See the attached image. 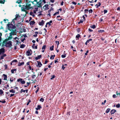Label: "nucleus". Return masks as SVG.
<instances>
[{
	"label": "nucleus",
	"mask_w": 120,
	"mask_h": 120,
	"mask_svg": "<svg viewBox=\"0 0 120 120\" xmlns=\"http://www.w3.org/2000/svg\"><path fill=\"white\" fill-rule=\"evenodd\" d=\"M26 4V6L23 5L21 8L22 11H26V10L30 9H32L33 8L32 6L33 5V3L28 0H25Z\"/></svg>",
	"instance_id": "obj_1"
},
{
	"label": "nucleus",
	"mask_w": 120,
	"mask_h": 120,
	"mask_svg": "<svg viewBox=\"0 0 120 120\" xmlns=\"http://www.w3.org/2000/svg\"><path fill=\"white\" fill-rule=\"evenodd\" d=\"M8 29L10 30H12V31H14V29L16 27L14 25H13L12 24H8Z\"/></svg>",
	"instance_id": "obj_2"
},
{
	"label": "nucleus",
	"mask_w": 120,
	"mask_h": 120,
	"mask_svg": "<svg viewBox=\"0 0 120 120\" xmlns=\"http://www.w3.org/2000/svg\"><path fill=\"white\" fill-rule=\"evenodd\" d=\"M12 43L11 41H9L6 43L5 46L7 47H10L12 46Z\"/></svg>",
	"instance_id": "obj_3"
},
{
	"label": "nucleus",
	"mask_w": 120,
	"mask_h": 120,
	"mask_svg": "<svg viewBox=\"0 0 120 120\" xmlns=\"http://www.w3.org/2000/svg\"><path fill=\"white\" fill-rule=\"evenodd\" d=\"M20 17L19 14H16L15 15V18L14 19L12 20V22L14 23H15L14 21L18 20L19 19Z\"/></svg>",
	"instance_id": "obj_4"
},
{
	"label": "nucleus",
	"mask_w": 120,
	"mask_h": 120,
	"mask_svg": "<svg viewBox=\"0 0 120 120\" xmlns=\"http://www.w3.org/2000/svg\"><path fill=\"white\" fill-rule=\"evenodd\" d=\"M32 53V51L31 50H28L26 52V54L28 56H29L31 55Z\"/></svg>",
	"instance_id": "obj_5"
},
{
	"label": "nucleus",
	"mask_w": 120,
	"mask_h": 120,
	"mask_svg": "<svg viewBox=\"0 0 120 120\" xmlns=\"http://www.w3.org/2000/svg\"><path fill=\"white\" fill-rule=\"evenodd\" d=\"M22 79L20 78H19L17 79V81L18 82H19L20 81V82L22 84H24L25 83V82L24 80H22Z\"/></svg>",
	"instance_id": "obj_6"
},
{
	"label": "nucleus",
	"mask_w": 120,
	"mask_h": 120,
	"mask_svg": "<svg viewBox=\"0 0 120 120\" xmlns=\"http://www.w3.org/2000/svg\"><path fill=\"white\" fill-rule=\"evenodd\" d=\"M43 2H41V0H40V2L37 3L38 5V7H41L43 4H44V3H43Z\"/></svg>",
	"instance_id": "obj_7"
},
{
	"label": "nucleus",
	"mask_w": 120,
	"mask_h": 120,
	"mask_svg": "<svg viewBox=\"0 0 120 120\" xmlns=\"http://www.w3.org/2000/svg\"><path fill=\"white\" fill-rule=\"evenodd\" d=\"M5 52V49L4 48L0 49V55L3 54Z\"/></svg>",
	"instance_id": "obj_8"
},
{
	"label": "nucleus",
	"mask_w": 120,
	"mask_h": 120,
	"mask_svg": "<svg viewBox=\"0 0 120 120\" xmlns=\"http://www.w3.org/2000/svg\"><path fill=\"white\" fill-rule=\"evenodd\" d=\"M3 79L4 80H7V75L5 74H3Z\"/></svg>",
	"instance_id": "obj_9"
},
{
	"label": "nucleus",
	"mask_w": 120,
	"mask_h": 120,
	"mask_svg": "<svg viewBox=\"0 0 120 120\" xmlns=\"http://www.w3.org/2000/svg\"><path fill=\"white\" fill-rule=\"evenodd\" d=\"M45 22L43 20H42L41 22H39V24L40 26H43Z\"/></svg>",
	"instance_id": "obj_10"
},
{
	"label": "nucleus",
	"mask_w": 120,
	"mask_h": 120,
	"mask_svg": "<svg viewBox=\"0 0 120 120\" xmlns=\"http://www.w3.org/2000/svg\"><path fill=\"white\" fill-rule=\"evenodd\" d=\"M37 62L38 63V65H37V66H38L39 67H41L42 65V64L41 62L40 61H37Z\"/></svg>",
	"instance_id": "obj_11"
},
{
	"label": "nucleus",
	"mask_w": 120,
	"mask_h": 120,
	"mask_svg": "<svg viewBox=\"0 0 120 120\" xmlns=\"http://www.w3.org/2000/svg\"><path fill=\"white\" fill-rule=\"evenodd\" d=\"M41 57V55H38L37 57L35 58L36 60H38L40 59Z\"/></svg>",
	"instance_id": "obj_12"
},
{
	"label": "nucleus",
	"mask_w": 120,
	"mask_h": 120,
	"mask_svg": "<svg viewBox=\"0 0 120 120\" xmlns=\"http://www.w3.org/2000/svg\"><path fill=\"white\" fill-rule=\"evenodd\" d=\"M116 110L114 109L112 110L110 112L111 114L112 115L115 112H116Z\"/></svg>",
	"instance_id": "obj_13"
},
{
	"label": "nucleus",
	"mask_w": 120,
	"mask_h": 120,
	"mask_svg": "<svg viewBox=\"0 0 120 120\" xmlns=\"http://www.w3.org/2000/svg\"><path fill=\"white\" fill-rule=\"evenodd\" d=\"M42 108L41 107V106L40 105H38L37 106V107L36 108H35L37 110H39L40 109H41Z\"/></svg>",
	"instance_id": "obj_14"
},
{
	"label": "nucleus",
	"mask_w": 120,
	"mask_h": 120,
	"mask_svg": "<svg viewBox=\"0 0 120 120\" xmlns=\"http://www.w3.org/2000/svg\"><path fill=\"white\" fill-rule=\"evenodd\" d=\"M16 69H13L11 70V72L12 73H14L16 72Z\"/></svg>",
	"instance_id": "obj_15"
},
{
	"label": "nucleus",
	"mask_w": 120,
	"mask_h": 120,
	"mask_svg": "<svg viewBox=\"0 0 120 120\" xmlns=\"http://www.w3.org/2000/svg\"><path fill=\"white\" fill-rule=\"evenodd\" d=\"M80 35L79 34H78L76 36V39L77 40H78L79 39V38L80 37Z\"/></svg>",
	"instance_id": "obj_16"
},
{
	"label": "nucleus",
	"mask_w": 120,
	"mask_h": 120,
	"mask_svg": "<svg viewBox=\"0 0 120 120\" xmlns=\"http://www.w3.org/2000/svg\"><path fill=\"white\" fill-rule=\"evenodd\" d=\"M16 31V30H15L13 31V32H11L10 33V35L11 36V35H14L15 34V31Z\"/></svg>",
	"instance_id": "obj_17"
},
{
	"label": "nucleus",
	"mask_w": 120,
	"mask_h": 120,
	"mask_svg": "<svg viewBox=\"0 0 120 120\" xmlns=\"http://www.w3.org/2000/svg\"><path fill=\"white\" fill-rule=\"evenodd\" d=\"M57 19L58 20H61L62 19V18L60 17V15L57 16Z\"/></svg>",
	"instance_id": "obj_18"
},
{
	"label": "nucleus",
	"mask_w": 120,
	"mask_h": 120,
	"mask_svg": "<svg viewBox=\"0 0 120 120\" xmlns=\"http://www.w3.org/2000/svg\"><path fill=\"white\" fill-rule=\"evenodd\" d=\"M14 39L16 40V42L17 43H18L19 42V39L17 37H15Z\"/></svg>",
	"instance_id": "obj_19"
},
{
	"label": "nucleus",
	"mask_w": 120,
	"mask_h": 120,
	"mask_svg": "<svg viewBox=\"0 0 120 120\" xmlns=\"http://www.w3.org/2000/svg\"><path fill=\"white\" fill-rule=\"evenodd\" d=\"M6 56V55L5 54H4L3 55L1 56L0 59H4V57Z\"/></svg>",
	"instance_id": "obj_20"
},
{
	"label": "nucleus",
	"mask_w": 120,
	"mask_h": 120,
	"mask_svg": "<svg viewBox=\"0 0 120 120\" xmlns=\"http://www.w3.org/2000/svg\"><path fill=\"white\" fill-rule=\"evenodd\" d=\"M35 23V22L34 21H31L30 22V24L31 25H33Z\"/></svg>",
	"instance_id": "obj_21"
},
{
	"label": "nucleus",
	"mask_w": 120,
	"mask_h": 120,
	"mask_svg": "<svg viewBox=\"0 0 120 120\" xmlns=\"http://www.w3.org/2000/svg\"><path fill=\"white\" fill-rule=\"evenodd\" d=\"M52 20H50L49 22H48L46 23V24H48L50 26L51 25L50 23H52Z\"/></svg>",
	"instance_id": "obj_22"
},
{
	"label": "nucleus",
	"mask_w": 120,
	"mask_h": 120,
	"mask_svg": "<svg viewBox=\"0 0 120 120\" xmlns=\"http://www.w3.org/2000/svg\"><path fill=\"white\" fill-rule=\"evenodd\" d=\"M24 62H22V63H19L18 64V66H20L22 65H23L24 64Z\"/></svg>",
	"instance_id": "obj_23"
},
{
	"label": "nucleus",
	"mask_w": 120,
	"mask_h": 120,
	"mask_svg": "<svg viewBox=\"0 0 120 120\" xmlns=\"http://www.w3.org/2000/svg\"><path fill=\"white\" fill-rule=\"evenodd\" d=\"M110 110V108L107 109L105 111V112L106 113H108L109 112Z\"/></svg>",
	"instance_id": "obj_24"
},
{
	"label": "nucleus",
	"mask_w": 120,
	"mask_h": 120,
	"mask_svg": "<svg viewBox=\"0 0 120 120\" xmlns=\"http://www.w3.org/2000/svg\"><path fill=\"white\" fill-rule=\"evenodd\" d=\"M5 2V0H0V3L4 4Z\"/></svg>",
	"instance_id": "obj_25"
},
{
	"label": "nucleus",
	"mask_w": 120,
	"mask_h": 120,
	"mask_svg": "<svg viewBox=\"0 0 120 120\" xmlns=\"http://www.w3.org/2000/svg\"><path fill=\"white\" fill-rule=\"evenodd\" d=\"M35 10H34L33 12L35 14L36 13V11H37L38 10V8H35Z\"/></svg>",
	"instance_id": "obj_26"
},
{
	"label": "nucleus",
	"mask_w": 120,
	"mask_h": 120,
	"mask_svg": "<svg viewBox=\"0 0 120 120\" xmlns=\"http://www.w3.org/2000/svg\"><path fill=\"white\" fill-rule=\"evenodd\" d=\"M25 46V45L24 44H22L20 45V48H23Z\"/></svg>",
	"instance_id": "obj_27"
},
{
	"label": "nucleus",
	"mask_w": 120,
	"mask_h": 120,
	"mask_svg": "<svg viewBox=\"0 0 120 120\" xmlns=\"http://www.w3.org/2000/svg\"><path fill=\"white\" fill-rule=\"evenodd\" d=\"M48 5L46 4V5H45V6H44L43 8H44L45 7V10L46 9L47 10V8H48Z\"/></svg>",
	"instance_id": "obj_28"
},
{
	"label": "nucleus",
	"mask_w": 120,
	"mask_h": 120,
	"mask_svg": "<svg viewBox=\"0 0 120 120\" xmlns=\"http://www.w3.org/2000/svg\"><path fill=\"white\" fill-rule=\"evenodd\" d=\"M9 92H11L13 93H15V90H14L13 89H11V90L9 91Z\"/></svg>",
	"instance_id": "obj_29"
},
{
	"label": "nucleus",
	"mask_w": 120,
	"mask_h": 120,
	"mask_svg": "<svg viewBox=\"0 0 120 120\" xmlns=\"http://www.w3.org/2000/svg\"><path fill=\"white\" fill-rule=\"evenodd\" d=\"M55 77V76L54 75H52L51 76V78L50 79L51 80H52L53 79H54Z\"/></svg>",
	"instance_id": "obj_30"
},
{
	"label": "nucleus",
	"mask_w": 120,
	"mask_h": 120,
	"mask_svg": "<svg viewBox=\"0 0 120 120\" xmlns=\"http://www.w3.org/2000/svg\"><path fill=\"white\" fill-rule=\"evenodd\" d=\"M54 46L53 45L50 48V49L51 50H53Z\"/></svg>",
	"instance_id": "obj_31"
},
{
	"label": "nucleus",
	"mask_w": 120,
	"mask_h": 120,
	"mask_svg": "<svg viewBox=\"0 0 120 120\" xmlns=\"http://www.w3.org/2000/svg\"><path fill=\"white\" fill-rule=\"evenodd\" d=\"M90 27L91 28L94 29L96 28V26L95 25H94L92 26H90Z\"/></svg>",
	"instance_id": "obj_32"
},
{
	"label": "nucleus",
	"mask_w": 120,
	"mask_h": 120,
	"mask_svg": "<svg viewBox=\"0 0 120 120\" xmlns=\"http://www.w3.org/2000/svg\"><path fill=\"white\" fill-rule=\"evenodd\" d=\"M40 101H41L42 102H43L44 101V99H43V98H41L40 99Z\"/></svg>",
	"instance_id": "obj_33"
},
{
	"label": "nucleus",
	"mask_w": 120,
	"mask_h": 120,
	"mask_svg": "<svg viewBox=\"0 0 120 120\" xmlns=\"http://www.w3.org/2000/svg\"><path fill=\"white\" fill-rule=\"evenodd\" d=\"M116 106L117 108H119L120 107V104L119 103L118 104L116 105Z\"/></svg>",
	"instance_id": "obj_34"
},
{
	"label": "nucleus",
	"mask_w": 120,
	"mask_h": 120,
	"mask_svg": "<svg viewBox=\"0 0 120 120\" xmlns=\"http://www.w3.org/2000/svg\"><path fill=\"white\" fill-rule=\"evenodd\" d=\"M66 54H64V55H61V57L62 58H65L66 56Z\"/></svg>",
	"instance_id": "obj_35"
},
{
	"label": "nucleus",
	"mask_w": 120,
	"mask_h": 120,
	"mask_svg": "<svg viewBox=\"0 0 120 120\" xmlns=\"http://www.w3.org/2000/svg\"><path fill=\"white\" fill-rule=\"evenodd\" d=\"M88 9H85L84 10V13H87L88 12Z\"/></svg>",
	"instance_id": "obj_36"
},
{
	"label": "nucleus",
	"mask_w": 120,
	"mask_h": 120,
	"mask_svg": "<svg viewBox=\"0 0 120 120\" xmlns=\"http://www.w3.org/2000/svg\"><path fill=\"white\" fill-rule=\"evenodd\" d=\"M59 11H57V12H56L53 14V16L56 15V14H59Z\"/></svg>",
	"instance_id": "obj_37"
},
{
	"label": "nucleus",
	"mask_w": 120,
	"mask_h": 120,
	"mask_svg": "<svg viewBox=\"0 0 120 120\" xmlns=\"http://www.w3.org/2000/svg\"><path fill=\"white\" fill-rule=\"evenodd\" d=\"M46 45H43L42 47V50H43V49L45 50V49L46 48Z\"/></svg>",
	"instance_id": "obj_38"
},
{
	"label": "nucleus",
	"mask_w": 120,
	"mask_h": 120,
	"mask_svg": "<svg viewBox=\"0 0 120 120\" xmlns=\"http://www.w3.org/2000/svg\"><path fill=\"white\" fill-rule=\"evenodd\" d=\"M3 90H0V94L1 95L3 93Z\"/></svg>",
	"instance_id": "obj_39"
},
{
	"label": "nucleus",
	"mask_w": 120,
	"mask_h": 120,
	"mask_svg": "<svg viewBox=\"0 0 120 120\" xmlns=\"http://www.w3.org/2000/svg\"><path fill=\"white\" fill-rule=\"evenodd\" d=\"M13 80H14V79H13V77H11V78H10V81L11 82H13Z\"/></svg>",
	"instance_id": "obj_40"
},
{
	"label": "nucleus",
	"mask_w": 120,
	"mask_h": 120,
	"mask_svg": "<svg viewBox=\"0 0 120 120\" xmlns=\"http://www.w3.org/2000/svg\"><path fill=\"white\" fill-rule=\"evenodd\" d=\"M92 40V39H90L89 40H87L86 41L88 43H89L90 41H91Z\"/></svg>",
	"instance_id": "obj_41"
},
{
	"label": "nucleus",
	"mask_w": 120,
	"mask_h": 120,
	"mask_svg": "<svg viewBox=\"0 0 120 120\" xmlns=\"http://www.w3.org/2000/svg\"><path fill=\"white\" fill-rule=\"evenodd\" d=\"M36 77V75H32V79H34Z\"/></svg>",
	"instance_id": "obj_42"
},
{
	"label": "nucleus",
	"mask_w": 120,
	"mask_h": 120,
	"mask_svg": "<svg viewBox=\"0 0 120 120\" xmlns=\"http://www.w3.org/2000/svg\"><path fill=\"white\" fill-rule=\"evenodd\" d=\"M100 33H102L104 32V30H99L98 31Z\"/></svg>",
	"instance_id": "obj_43"
},
{
	"label": "nucleus",
	"mask_w": 120,
	"mask_h": 120,
	"mask_svg": "<svg viewBox=\"0 0 120 120\" xmlns=\"http://www.w3.org/2000/svg\"><path fill=\"white\" fill-rule=\"evenodd\" d=\"M83 19H81L80 20V22H78V24H80V23H82L83 22Z\"/></svg>",
	"instance_id": "obj_44"
},
{
	"label": "nucleus",
	"mask_w": 120,
	"mask_h": 120,
	"mask_svg": "<svg viewBox=\"0 0 120 120\" xmlns=\"http://www.w3.org/2000/svg\"><path fill=\"white\" fill-rule=\"evenodd\" d=\"M21 0H17L16 2L18 4H19L20 2H21Z\"/></svg>",
	"instance_id": "obj_45"
},
{
	"label": "nucleus",
	"mask_w": 120,
	"mask_h": 120,
	"mask_svg": "<svg viewBox=\"0 0 120 120\" xmlns=\"http://www.w3.org/2000/svg\"><path fill=\"white\" fill-rule=\"evenodd\" d=\"M89 12L90 13H91L93 12V10L92 9H90L89 11Z\"/></svg>",
	"instance_id": "obj_46"
},
{
	"label": "nucleus",
	"mask_w": 120,
	"mask_h": 120,
	"mask_svg": "<svg viewBox=\"0 0 120 120\" xmlns=\"http://www.w3.org/2000/svg\"><path fill=\"white\" fill-rule=\"evenodd\" d=\"M0 102H1V103H5L6 102V101L4 100H3V101H1L0 100Z\"/></svg>",
	"instance_id": "obj_47"
},
{
	"label": "nucleus",
	"mask_w": 120,
	"mask_h": 120,
	"mask_svg": "<svg viewBox=\"0 0 120 120\" xmlns=\"http://www.w3.org/2000/svg\"><path fill=\"white\" fill-rule=\"evenodd\" d=\"M22 92H25V90H23V89H21V91H20V93H22Z\"/></svg>",
	"instance_id": "obj_48"
},
{
	"label": "nucleus",
	"mask_w": 120,
	"mask_h": 120,
	"mask_svg": "<svg viewBox=\"0 0 120 120\" xmlns=\"http://www.w3.org/2000/svg\"><path fill=\"white\" fill-rule=\"evenodd\" d=\"M51 10H49V14H48V15H49V16H51L50 14V12L51 11Z\"/></svg>",
	"instance_id": "obj_49"
},
{
	"label": "nucleus",
	"mask_w": 120,
	"mask_h": 120,
	"mask_svg": "<svg viewBox=\"0 0 120 120\" xmlns=\"http://www.w3.org/2000/svg\"><path fill=\"white\" fill-rule=\"evenodd\" d=\"M31 102V101L30 100H28V101L27 102V105H29V103Z\"/></svg>",
	"instance_id": "obj_50"
},
{
	"label": "nucleus",
	"mask_w": 120,
	"mask_h": 120,
	"mask_svg": "<svg viewBox=\"0 0 120 120\" xmlns=\"http://www.w3.org/2000/svg\"><path fill=\"white\" fill-rule=\"evenodd\" d=\"M104 11V14H105L108 11L107 10H105Z\"/></svg>",
	"instance_id": "obj_51"
},
{
	"label": "nucleus",
	"mask_w": 120,
	"mask_h": 120,
	"mask_svg": "<svg viewBox=\"0 0 120 120\" xmlns=\"http://www.w3.org/2000/svg\"><path fill=\"white\" fill-rule=\"evenodd\" d=\"M41 2H43L44 4L46 3L45 0H41Z\"/></svg>",
	"instance_id": "obj_52"
},
{
	"label": "nucleus",
	"mask_w": 120,
	"mask_h": 120,
	"mask_svg": "<svg viewBox=\"0 0 120 120\" xmlns=\"http://www.w3.org/2000/svg\"><path fill=\"white\" fill-rule=\"evenodd\" d=\"M18 62V61L17 60H13L12 62Z\"/></svg>",
	"instance_id": "obj_53"
},
{
	"label": "nucleus",
	"mask_w": 120,
	"mask_h": 120,
	"mask_svg": "<svg viewBox=\"0 0 120 120\" xmlns=\"http://www.w3.org/2000/svg\"><path fill=\"white\" fill-rule=\"evenodd\" d=\"M65 68V67H64V65L63 64L62 66V69L64 70V69Z\"/></svg>",
	"instance_id": "obj_54"
},
{
	"label": "nucleus",
	"mask_w": 120,
	"mask_h": 120,
	"mask_svg": "<svg viewBox=\"0 0 120 120\" xmlns=\"http://www.w3.org/2000/svg\"><path fill=\"white\" fill-rule=\"evenodd\" d=\"M89 52V51L88 50H87L86 51V53H85V55H87V53H88Z\"/></svg>",
	"instance_id": "obj_55"
},
{
	"label": "nucleus",
	"mask_w": 120,
	"mask_h": 120,
	"mask_svg": "<svg viewBox=\"0 0 120 120\" xmlns=\"http://www.w3.org/2000/svg\"><path fill=\"white\" fill-rule=\"evenodd\" d=\"M106 100H105L104 101V102H102V105H105V103L106 102Z\"/></svg>",
	"instance_id": "obj_56"
},
{
	"label": "nucleus",
	"mask_w": 120,
	"mask_h": 120,
	"mask_svg": "<svg viewBox=\"0 0 120 120\" xmlns=\"http://www.w3.org/2000/svg\"><path fill=\"white\" fill-rule=\"evenodd\" d=\"M25 40V38H23L21 40V41L22 42H23Z\"/></svg>",
	"instance_id": "obj_57"
},
{
	"label": "nucleus",
	"mask_w": 120,
	"mask_h": 120,
	"mask_svg": "<svg viewBox=\"0 0 120 120\" xmlns=\"http://www.w3.org/2000/svg\"><path fill=\"white\" fill-rule=\"evenodd\" d=\"M88 30L90 32H92V31H93V30L90 28L88 29Z\"/></svg>",
	"instance_id": "obj_58"
},
{
	"label": "nucleus",
	"mask_w": 120,
	"mask_h": 120,
	"mask_svg": "<svg viewBox=\"0 0 120 120\" xmlns=\"http://www.w3.org/2000/svg\"><path fill=\"white\" fill-rule=\"evenodd\" d=\"M72 4H74L75 5H76L77 3L75 2H72Z\"/></svg>",
	"instance_id": "obj_59"
},
{
	"label": "nucleus",
	"mask_w": 120,
	"mask_h": 120,
	"mask_svg": "<svg viewBox=\"0 0 120 120\" xmlns=\"http://www.w3.org/2000/svg\"><path fill=\"white\" fill-rule=\"evenodd\" d=\"M33 13H33V12H32L31 11L30 12V15H33Z\"/></svg>",
	"instance_id": "obj_60"
},
{
	"label": "nucleus",
	"mask_w": 120,
	"mask_h": 120,
	"mask_svg": "<svg viewBox=\"0 0 120 120\" xmlns=\"http://www.w3.org/2000/svg\"><path fill=\"white\" fill-rule=\"evenodd\" d=\"M112 97L113 98H115L116 97V95L115 94H114L113 95Z\"/></svg>",
	"instance_id": "obj_61"
},
{
	"label": "nucleus",
	"mask_w": 120,
	"mask_h": 120,
	"mask_svg": "<svg viewBox=\"0 0 120 120\" xmlns=\"http://www.w3.org/2000/svg\"><path fill=\"white\" fill-rule=\"evenodd\" d=\"M38 89L36 90V91H35V93H37V92H38L39 90V87H38Z\"/></svg>",
	"instance_id": "obj_62"
},
{
	"label": "nucleus",
	"mask_w": 120,
	"mask_h": 120,
	"mask_svg": "<svg viewBox=\"0 0 120 120\" xmlns=\"http://www.w3.org/2000/svg\"><path fill=\"white\" fill-rule=\"evenodd\" d=\"M30 62H27L26 63V64L27 65H29V66H30Z\"/></svg>",
	"instance_id": "obj_63"
},
{
	"label": "nucleus",
	"mask_w": 120,
	"mask_h": 120,
	"mask_svg": "<svg viewBox=\"0 0 120 120\" xmlns=\"http://www.w3.org/2000/svg\"><path fill=\"white\" fill-rule=\"evenodd\" d=\"M14 95V94H10V97H11L13 96Z\"/></svg>",
	"instance_id": "obj_64"
}]
</instances>
